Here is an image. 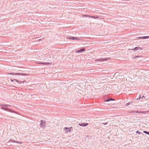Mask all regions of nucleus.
Instances as JSON below:
<instances>
[{"mask_svg": "<svg viewBox=\"0 0 149 149\" xmlns=\"http://www.w3.org/2000/svg\"><path fill=\"white\" fill-rule=\"evenodd\" d=\"M0 105L2 106V107H1V109L11 113H14L17 114H18V112L13 110L11 109L7 108L8 107H9L10 106V105L6 104H1Z\"/></svg>", "mask_w": 149, "mask_h": 149, "instance_id": "f257e3e1", "label": "nucleus"}, {"mask_svg": "<svg viewBox=\"0 0 149 149\" xmlns=\"http://www.w3.org/2000/svg\"><path fill=\"white\" fill-rule=\"evenodd\" d=\"M8 74H10L13 75H17V76H20L22 75L23 76H27L28 75V74L26 73H14V72H11V73H8Z\"/></svg>", "mask_w": 149, "mask_h": 149, "instance_id": "f03ea898", "label": "nucleus"}, {"mask_svg": "<svg viewBox=\"0 0 149 149\" xmlns=\"http://www.w3.org/2000/svg\"><path fill=\"white\" fill-rule=\"evenodd\" d=\"M72 130V127H70V128L65 127L63 128V130H64L67 133H68V132H70Z\"/></svg>", "mask_w": 149, "mask_h": 149, "instance_id": "7ed1b4c3", "label": "nucleus"}, {"mask_svg": "<svg viewBox=\"0 0 149 149\" xmlns=\"http://www.w3.org/2000/svg\"><path fill=\"white\" fill-rule=\"evenodd\" d=\"M67 39L69 40H80V39L79 38L76 37L71 36L68 37L66 38Z\"/></svg>", "mask_w": 149, "mask_h": 149, "instance_id": "20e7f679", "label": "nucleus"}, {"mask_svg": "<svg viewBox=\"0 0 149 149\" xmlns=\"http://www.w3.org/2000/svg\"><path fill=\"white\" fill-rule=\"evenodd\" d=\"M109 59V58H101L100 59H95V61H104L108 60Z\"/></svg>", "mask_w": 149, "mask_h": 149, "instance_id": "39448f33", "label": "nucleus"}, {"mask_svg": "<svg viewBox=\"0 0 149 149\" xmlns=\"http://www.w3.org/2000/svg\"><path fill=\"white\" fill-rule=\"evenodd\" d=\"M142 48L141 47H136L132 49H129L128 50H132L133 51H134V52L136 51L137 50H142Z\"/></svg>", "mask_w": 149, "mask_h": 149, "instance_id": "423d86ee", "label": "nucleus"}, {"mask_svg": "<svg viewBox=\"0 0 149 149\" xmlns=\"http://www.w3.org/2000/svg\"><path fill=\"white\" fill-rule=\"evenodd\" d=\"M86 50V49L85 48H82L79 49H78L75 52V53H81L83 52H85Z\"/></svg>", "mask_w": 149, "mask_h": 149, "instance_id": "0eeeda50", "label": "nucleus"}, {"mask_svg": "<svg viewBox=\"0 0 149 149\" xmlns=\"http://www.w3.org/2000/svg\"><path fill=\"white\" fill-rule=\"evenodd\" d=\"M45 120H41V123H40L41 127H45L46 126V125L45 123Z\"/></svg>", "mask_w": 149, "mask_h": 149, "instance_id": "6e6552de", "label": "nucleus"}, {"mask_svg": "<svg viewBox=\"0 0 149 149\" xmlns=\"http://www.w3.org/2000/svg\"><path fill=\"white\" fill-rule=\"evenodd\" d=\"M38 64H42V65H51L52 64V63L50 62H38Z\"/></svg>", "mask_w": 149, "mask_h": 149, "instance_id": "1a4fd4ad", "label": "nucleus"}, {"mask_svg": "<svg viewBox=\"0 0 149 149\" xmlns=\"http://www.w3.org/2000/svg\"><path fill=\"white\" fill-rule=\"evenodd\" d=\"M88 123H79L78 125L81 126L82 127H86L88 125Z\"/></svg>", "mask_w": 149, "mask_h": 149, "instance_id": "9d476101", "label": "nucleus"}, {"mask_svg": "<svg viewBox=\"0 0 149 149\" xmlns=\"http://www.w3.org/2000/svg\"><path fill=\"white\" fill-rule=\"evenodd\" d=\"M115 99L113 98H108L107 99H106L104 100V102H108L111 101H115Z\"/></svg>", "mask_w": 149, "mask_h": 149, "instance_id": "9b49d317", "label": "nucleus"}, {"mask_svg": "<svg viewBox=\"0 0 149 149\" xmlns=\"http://www.w3.org/2000/svg\"><path fill=\"white\" fill-rule=\"evenodd\" d=\"M149 38V36L141 37V39H146Z\"/></svg>", "mask_w": 149, "mask_h": 149, "instance_id": "f8f14e48", "label": "nucleus"}, {"mask_svg": "<svg viewBox=\"0 0 149 149\" xmlns=\"http://www.w3.org/2000/svg\"><path fill=\"white\" fill-rule=\"evenodd\" d=\"M14 80L15 81H16L19 84H20L22 83V81H19L18 80L15 79H14Z\"/></svg>", "mask_w": 149, "mask_h": 149, "instance_id": "ddd939ff", "label": "nucleus"}, {"mask_svg": "<svg viewBox=\"0 0 149 149\" xmlns=\"http://www.w3.org/2000/svg\"><path fill=\"white\" fill-rule=\"evenodd\" d=\"M99 17L98 16H91V18H92L94 19H97L99 18Z\"/></svg>", "mask_w": 149, "mask_h": 149, "instance_id": "4468645a", "label": "nucleus"}, {"mask_svg": "<svg viewBox=\"0 0 149 149\" xmlns=\"http://www.w3.org/2000/svg\"><path fill=\"white\" fill-rule=\"evenodd\" d=\"M91 16L87 15H82L83 17H91Z\"/></svg>", "mask_w": 149, "mask_h": 149, "instance_id": "2eb2a0df", "label": "nucleus"}, {"mask_svg": "<svg viewBox=\"0 0 149 149\" xmlns=\"http://www.w3.org/2000/svg\"><path fill=\"white\" fill-rule=\"evenodd\" d=\"M143 132L149 135V131L148 132L147 131H143Z\"/></svg>", "mask_w": 149, "mask_h": 149, "instance_id": "dca6fc26", "label": "nucleus"}, {"mask_svg": "<svg viewBox=\"0 0 149 149\" xmlns=\"http://www.w3.org/2000/svg\"><path fill=\"white\" fill-rule=\"evenodd\" d=\"M131 113H139V111H132L131 112Z\"/></svg>", "mask_w": 149, "mask_h": 149, "instance_id": "f3484780", "label": "nucleus"}, {"mask_svg": "<svg viewBox=\"0 0 149 149\" xmlns=\"http://www.w3.org/2000/svg\"><path fill=\"white\" fill-rule=\"evenodd\" d=\"M136 134H140L141 133V132H139V130L136 131Z\"/></svg>", "mask_w": 149, "mask_h": 149, "instance_id": "a211bd4d", "label": "nucleus"}, {"mask_svg": "<svg viewBox=\"0 0 149 149\" xmlns=\"http://www.w3.org/2000/svg\"><path fill=\"white\" fill-rule=\"evenodd\" d=\"M14 141H15V140H14L13 139H10V140L9 142H14Z\"/></svg>", "mask_w": 149, "mask_h": 149, "instance_id": "6ab92c4d", "label": "nucleus"}, {"mask_svg": "<svg viewBox=\"0 0 149 149\" xmlns=\"http://www.w3.org/2000/svg\"><path fill=\"white\" fill-rule=\"evenodd\" d=\"M141 98V96H140L139 97H138V98H137V99L138 100H139Z\"/></svg>", "mask_w": 149, "mask_h": 149, "instance_id": "aec40b11", "label": "nucleus"}, {"mask_svg": "<svg viewBox=\"0 0 149 149\" xmlns=\"http://www.w3.org/2000/svg\"><path fill=\"white\" fill-rule=\"evenodd\" d=\"M130 102L127 103L125 105L126 106H127L129 105L130 104Z\"/></svg>", "mask_w": 149, "mask_h": 149, "instance_id": "412c9836", "label": "nucleus"}, {"mask_svg": "<svg viewBox=\"0 0 149 149\" xmlns=\"http://www.w3.org/2000/svg\"><path fill=\"white\" fill-rule=\"evenodd\" d=\"M146 98V97L144 96H143L142 97H141V100H142L143 99H144Z\"/></svg>", "mask_w": 149, "mask_h": 149, "instance_id": "4be33fe9", "label": "nucleus"}, {"mask_svg": "<svg viewBox=\"0 0 149 149\" xmlns=\"http://www.w3.org/2000/svg\"><path fill=\"white\" fill-rule=\"evenodd\" d=\"M140 56H135L134 57V58H135L137 57H140Z\"/></svg>", "mask_w": 149, "mask_h": 149, "instance_id": "5701e85b", "label": "nucleus"}, {"mask_svg": "<svg viewBox=\"0 0 149 149\" xmlns=\"http://www.w3.org/2000/svg\"><path fill=\"white\" fill-rule=\"evenodd\" d=\"M14 81H15L14 79H10V81L11 82H13Z\"/></svg>", "mask_w": 149, "mask_h": 149, "instance_id": "b1692460", "label": "nucleus"}, {"mask_svg": "<svg viewBox=\"0 0 149 149\" xmlns=\"http://www.w3.org/2000/svg\"><path fill=\"white\" fill-rule=\"evenodd\" d=\"M144 112L143 111H139V113H143Z\"/></svg>", "mask_w": 149, "mask_h": 149, "instance_id": "393cba45", "label": "nucleus"}, {"mask_svg": "<svg viewBox=\"0 0 149 149\" xmlns=\"http://www.w3.org/2000/svg\"><path fill=\"white\" fill-rule=\"evenodd\" d=\"M14 141V143H19V141Z\"/></svg>", "mask_w": 149, "mask_h": 149, "instance_id": "a878e982", "label": "nucleus"}, {"mask_svg": "<svg viewBox=\"0 0 149 149\" xmlns=\"http://www.w3.org/2000/svg\"><path fill=\"white\" fill-rule=\"evenodd\" d=\"M103 124L105 125H106L107 124V122L103 123Z\"/></svg>", "mask_w": 149, "mask_h": 149, "instance_id": "bb28decb", "label": "nucleus"}, {"mask_svg": "<svg viewBox=\"0 0 149 149\" xmlns=\"http://www.w3.org/2000/svg\"><path fill=\"white\" fill-rule=\"evenodd\" d=\"M139 39H141V37H139L137 38Z\"/></svg>", "mask_w": 149, "mask_h": 149, "instance_id": "cd10ccee", "label": "nucleus"}, {"mask_svg": "<svg viewBox=\"0 0 149 149\" xmlns=\"http://www.w3.org/2000/svg\"><path fill=\"white\" fill-rule=\"evenodd\" d=\"M22 142H19V144H22Z\"/></svg>", "mask_w": 149, "mask_h": 149, "instance_id": "c85d7f7f", "label": "nucleus"}, {"mask_svg": "<svg viewBox=\"0 0 149 149\" xmlns=\"http://www.w3.org/2000/svg\"><path fill=\"white\" fill-rule=\"evenodd\" d=\"M7 117L8 118L10 117V118H13V117H10V116H7Z\"/></svg>", "mask_w": 149, "mask_h": 149, "instance_id": "c756f323", "label": "nucleus"}, {"mask_svg": "<svg viewBox=\"0 0 149 149\" xmlns=\"http://www.w3.org/2000/svg\"><path fill=\"white\" fill-rule=\"evenodd\" d=\"M14 84H15V85H17V84L16 83H14Z\"/></svg>", "mask_w": 149, "mask_h": 149, "instance_id": "7c9ffc66", "label": "nucleus"}, {"mask_svg": "<svg viewBox=\"0 0 149 149\" xmlns=\"http://www.w3.org/2000/svg\"><path fill=\"white\" fill-rule=\"evenodd\" d=\"M38 40L40 41L41 40V39H39Z\"/></svg>", "mask_w": 149, "mask_h": 149, "instance_id": "2f4dec72", "label": "nucleus"}, {"mask_svg": "<svg viewBox=\"0 0 149 149\" xmlns=\"http://www.w3.org/2000/svg\"><path fill=\"white\" fill-rule=\"evenodd\" d=\"M107 97H108V95H107Z\"/></svg>", "mask_w": 149, "mask_h": 149, "instance_id": "473e14b6", "label": "nucleus"}]
</instances>
